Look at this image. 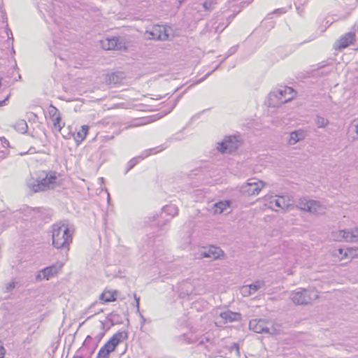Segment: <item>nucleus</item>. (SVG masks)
Returning <instances> with one entry per match:
<instances>
[{
    "instance_id": "f257e3e1",
    "label": "nucleus",
    "mask_w": 358,
    "mask_h": 358,
    "mask_svg": "<svg viewBox=\"0 0 358 358\" xmlns=\"http://www.w3.org/2000/svg\"><path fill=\"white\" fill-rule=\"evenodd\" d=\"M74 229L69 227L66 221L55 223L52 226V245L57 249L69 250V244L72 242V235Z\"/></svg>"
},
{
    "instance_id": "f03ea898",
    "label": "nucleus",
    "mask_w": 358,
    "mask_h": 358,
    "mask_svg": "<svg viewBox=\"0 0 358 358\" xmlns=\"http://www.w3.org/2000/svg\"><path fill=\"white\" fill-rule=\"evenodd\" d=\"M58 176L59 174L55 171H43L38 178L29 183V187L34 192L45 191L55 187Z\"/></svg>"
},
{
    "instance_id": "7ed1b4c3",
    "label": "nucleus",
    "mask_w": 358,
    "mask_h": 358,
    "mask_svg": "<svg viewBox=\"0 0 358 358\" xmlns=\"http://www.w3.org/2000/svg\"><path fill=\"white\" fill-rule=\"evenodd\" d=\"M294 96V90L287 86L280 87L278 90L270 92L268 95V105L271 107H278L287 103Z\"/></svg>"
},
{
    "instance_id": "20e7f679",
    "label": "nucleus",
    "mask_w": 358,
    "mask_h": 358,
    "mask_svg": "<svg viewBox=\"0 0 358 358\" xmlns=\"http://www.w3.org/2000/svg\"><path fill=\"white\" fill-rule=\"evenodd\" d=\"M296 207L313 215H322L326 210V206L320 201L308 199L305 197L299 199Z\"/></svg>"
},
{
    "instance_id": "39448f33",
    "label": "nucleus",
    "mask_w": 358,
    "mask_h": 358,
    "mask_svg": "<svg viewBox=\"0 0 358 358\" xmlns=\"http://www.w3.org/2000/svg\"><path fill=\"white\" fill-rule=\"evenodd\" d=\"M296 305H306L318 298L315 290L299 288L291 294L290 296Z\"/></svg>"
},
{
    "instance_id": "423d86ee",
    "label": "nucleus",
    "mask_w": 358,
    "mask_h": 358,
    "mask_svg": "<svg viewBox=\"0 0 358 358\" xmlns=\"http://www.w3.org/2000/svg\"><path fill=\"white\" fill-rule=\"evenodd\" d=\"M171 31L169 26L155 24L146 30L145 35L150 40L166 41Z\"/></svg>"
},
{
    "instance_id": "0eeeda50",
    "label": "nucleus",
    "mask_w": 358,
    "mask_h": 358,
    "mask_svg": "<svg viewBox=\"0 0 358 358\" xmlns=\"http://www.w3.org/2000/svg\"><path fill=\"white\" fill-rule=\"evenodd\" d=\"M241 143L240 137L237 136H227L217 143V150L221 153H231L235 152Z\"/></svg>"
},
{
    "instance_id": "6e6552de",
    "label": "nucleus",
    "mask_w": 358,
    "mask_h": 358,
    "mask_svg": "<svg viewBox=\"0 0 358 358\" xmlns=\"http://www.w3.org/2000/svg\"><path fill=\"white\" fill-rule=\"evenodd\" d=\"M264 186V182L256 178H251L241 188V192L247 196L256 195Z\"/></svg>"
},
{
    "instance_id": "1a4fd4ad",
    "label": "nucleus",
    "mask_w": 358,
    "mask_h": 358,
    "mask_svg": "<svg viewBox=\"0 0 358 358\" xmlns=\"http://www.w3.org/2000/svg\"><path fill=\"white\" fill-rule=\"evenodd\" d=\"M128 45V41L123 36L107 38L106 41L103 42V48L107 50H125Z\"/></svg>"
},
{
    "instance_id": "9d476101",
    "label": "nucleus",
    "mask_w": 358,
    "mask_h": 358,
    "mask_svg": "<svg viewBox=\"0 0 358 358\" xmlns=\"http://www.w3.org/2000/svg\"><path fill=\"white\" fill-rule=\"evenodd\" d=\"M63 266V263L61 262H57L50 266H47L43 269H41L37 276V280H48L49 279L55 277L62 269Z\"/></svg>"
},
{
    "instance_id": "9b49d317",
    "label": "nucleus",
    "mask_w": 358,
    "mask_h": 358,
    "mask_svg": "<svg viewBox=\"0 0 358 358\" xmlns=\"http://www.w3.org/2000/svg\"><path fill=\"white\" fill-rule=\"evenodd\" d=\"M269 325L271 323L264 319H253L249 322L250 329L258 334H271Z\"/></svg>"
},
{
    "instance_id": "f8f14e48",
    "label": "nucleus",
    "mask_w": 358,
    "mask_h": 358,
    "mask_svg": "<svg viewBox=\"0 0 358 358\" xmlns=\"http://www.w3.org/2000/svg\"><path fill=\"white\" fill-rule=\"evenodd\" d=\"M164 150V148L161 146L155 147L153 148H150L148 150H145L141 152V154L136 157L132 158L128 163H127V168L126 170V173H127L129 171H130L131 169H133L141 160L149 157L150 155L152 154L158 153L161 151Z\"/></svg>"
},
{
    "instance_id": "ddd939ff",
    "label": "nucleus",
    "mask_w": 358,
    "mask_h": 358,
    "mask_svg": "<svg viewBox=\"0 0 358 358\" xmlns=\"http://www.w3.org/2000/svg\"><path fill=\"white\" fill-rule=\"evenodd\" d=\"M127 337V332L117 331L110 338V340L106 343L104 344L103 346L101 348V349H103V350H106L108 352L110 353L113 352L118 344Z\"/></svg>"
},
{
    "instance_id": "4468645a",
    "label": "nucleus",
    "mask_w": 358,
    "mask_h": 358,
    "mask_svg": "<svg viewBox=\"0 0 358 358\" xmlns=\"http://www.w3.org/2000/svg\"><path fill=\"white\" fill-rule=\"evenodd\" d=\"M241 319V315L239 313L226 310L220 313L216 317L215 324L217 326H222L228 322L238 321Z\"/></svg>"
},
{
    "instance_id": "2eb2a0df",
    "label": "nucleus",
    "mask_w": 358,
    "mask_h": 358,
    "mask_svg": "<svg viewBox=\"0 0 358 358\" xmlns=\"http://www.w3.org/2000/svg\"><path fill=\"white\" fill-rule=\"evenodd\" d=\"M356 41V34L352 31H350L342 35L339 39H338L335 44L334 48L338 50H342L348 48L350 45H352L354 41Z\"/></svg>"
},
{
    "instance_id": "dca6fc26",
    "label": "nucleus",
    "mask_w": 358,
    "mask_h": 358,
    "mask_svg": "<svg viewBox=\"0 0 358 358\" xmlns=\"http://www.w3.org/2000/svg\"><path fill=\"white\" fill-rule=\"evenodd\" d=\"M199 258H209L211 259H217L223 256V251L218 247L210 245L208 248H203L199 253Z\"/></svg>"
},
{
    "instance_id": "f3484780",
    "label": "nucleus",
    "mask_w": 358,
    "mask_h": 358,
    "mask_svg": "<svg viewBox=\"0 0 358 358\" xmlns=\"http://www.w3.org/2000/svg\"><path fill=\"white\" fill-rule=\"evenodd\" d=\"M354 229L352 231L348 230H336L331 233V238L335 241H346L355 242Z\"/></svg>"
},
{
    "instance_id": "a211bd4d",
    "label": "nucleus",
    "mask_w": 358,
    "mask_h": 358,
    "mask_svg": "<svg viewBox=\"0 0 358 358\" xmlns=\"http://www.w3.org/2000/svg\"><path fill=\"white\" fill-rule=\"evenodd\" d=\"M104 336L103 332H100L97 335L95 336L94 338H93L91 336H87L83 343V347H89V352L90 354H92L95 349L96 348L98 343L102 339Z\"/></svg>"
},
{
    "instance_id": "6ab92c4d",
    "label": "nucleus",
    "mask_w": 358,
    "mask_h": 358,
    "mask_svg": "<svg viewBox=\"0 0 358 358\" xmlns=\"http://www.w3.org/2000/svg\"><path fill=\"white\" fill-rule=\"evenodd\" d=\"M194 290V285L189 281H183L178 285V292L180 298L189 296Z\"/></svg>"
},
{
    "instance_id": "aec40b11",
    "label": "nucleus",
    "mask_w": 358,
    "mask_h": 358,
    "mask_svg": "<svg viewBox=\"0 0 358 358\" xmlns=\"http://www.w3.org/2000/svg\"><path fill=\"white\" fill-rule=\"evenodd\" d=\"M231 202L229 201H221L213 204L214 213L221 214L230 207Z\"/></svg>"
},
{
    "instance_id": "412c9836",
    "label": "nucleus",
    "mask_w": 358,
    "mask_h": 358,
    "mask_svg": "<svg viewBox=\"0 0 358 358\" xmlns=\"http://www.w3.org/2000/svg\"><path fill=\"white\" fill-rule=\"evenodd\" d=\"M304 138V133L303 131H294L290 133L289 144L294 145L300 140Z\"/></svg>"
},
{
    "instance_id": "4be33fe9",
    "label": "nucleus",
    "mask_w": 358,
    "mask_h": 358,
    "mask_svg": "<svg viewBox=\"0 0 358 358\" xmlns=\"http://www.w3.org/2000/svg\"><path fill=\"white\" fill-rule=\"evenodd\" d=\"M167 214L170 216V218L176 216L178 213V209L176 206L171 204V205H166L162 208V213L161 216H162L163 214Z\"/></svg>"
},
{
    "instance_id": "5701e85b",
    "label": "nucleus",
    "mask_w": 358,
    "mask_h": 358,
    "mask_svg": "<svg viewBox=\"0 0 358 358\" xmlns=\"http://www.w3.org/2000/svg\"><path fill=\"white\" fill-rule=\"evenodd\" d=\"M122 77L117 73H112L108 74L106 78V82L109 85H115L121 80Z\"/></svg>"
},
{
    "instance_id": "b1692460",
    "label": "nucleus",
    "mask_w": 358,
    "mask_h": 358,
    "mask_svg": "<svg viewBox=\"0 0 358 358\" xmlns=\"http://www.w3.org/2000/svg\"><path fill=\"white\" fill-rule=\"evenodd\" d=\"M153 121V119L151 117H145L141 118H136L132 120L131 127H140L143 125H145L148 123H150Z\"/></svg>"
},
{
    "instance_id": "393cba45",
    "label": "nucleus",
    "mask_w": 358,
    "mask_h": 358,
    "mask_svg": "<svg viewBox=\"0 0 358 358\" xmlns=\"http://www.w3.org/2000/svg\"><path fill=\"white\" fill-rule=\"evenodd\" d=\"M13 128L19 133L25 134L28 129V125L24 120H19L13 125Z\"/></svg>"
},
{
    "instance_id": "a878e982",
    "label": "nucleus",
    "mask_w": 358,
    "mask_h": 358,
    "mask_svg": "<svg viewBox=\"0 0 358 358\" xmlns=\"http://www.w3.org/2000/svg\"><path fill=\"white\" fill-rule=\"evenodd\" d=\"M278 203V196H271L266 200L265 206L273 210L278 211L279 208Z\"/></svg>"
},
{
    "instance_id": "bb28decb",
    "label": "nucleus",
    "mask_w": 358,
    "mask_h": 358,
    "mask_svg": "<svg viewBox=\"0 0 358 358\" xmlns=\"http://www.w3.org/2000/svg\"><path fill=\"white\" fill-rule=\"evenodd\" d=\"M278 201L279 210H285L292 205L290 199L286 196H278Z\"/></svg>"
},
{
    "instance_id": "cd10ccee",
    "label": "nucleus",
    "mask_w": 358,
    "mask_h": 358,
    "mask_svg": "<svg viewBox=\"0 0 358 358\" xmlns=\"http://www.w3.org/2000/svg\"><path fill=\"white\" fill-rule=\"evenodd\" d=\"M100 299L104 302L115 301L116 300L115 293L106 290L100 295Z\"/></svg>"
},
{
    "instance_id": "c85d7f7f",
    "label": "nucleus",
    "mask_w": 358,
    "mask_h": 358,
    "mask_svg": "<svg viewBox=\"0 0 358 358\" xmlns=\"http://www.w3.org/2000/svg\"><path fill=\"white\" fill-rule=\"evenodd\" d=\"M89 127L87 125H83L81 129L77 132L76 136H75V139L76 141H83L88 132Z\"/></svg>"
},
{
    "instance_id": "c756f323",
    "label": "nucleus",
    "mask_w": 358,
    "mask_h": 358,
    "mask_svg": "<svg viewBox=\"0 0 358 358\" xmlns=\"http://www.w3.org/2000/svg\"><path fill=\"white\" fill-rule=\"evenodd\" d=\"M264 286V282L263 281H256L255 283H252L250 285H248L249 290L252 294L255 293L258 289L262 288Z\"/></svg>"
},
{
    "instance_id": "7c9ffc66",
    "label": "nucleus",
    "mask_w": 358,
    "mask_h": 358,
    "mask_svg": "<svg viewBox=\"0 0 358 358\" xmlns=\"http://www.w3.org/2000/svg\"><path fill=\"white\" fill-rule=\"evenodd\" d=\"M206 343H207L208 344L207 345H206L205 347L208 350L211 349L213 345V341L212 339H210L208 336H203L199 338V345H204Z\"/></svg>"
},
{
    "instance_id": "2f4dec72",
    "label": "nucleus",
    "mask_w": 358,
    "mask_h": 358,
    "mask_svg": "<svg viewBox=\"0 0 358 358\" xmlns=\"http://www.w3.org/2000/svg\"><path fill=\"white\" fill-rule=\"evenodd\" d=\"M315 122L319 128H323L328 124L329 120L323 117L317 115L315 119Z\"/></svg>"
},
{
    "instance_id": "473e14b6",
    "label": "nucleus",
    "mask_w": 358,
    "mask_h": 358,
    "mask_svg": "<svg viewBox=\"0 0 358 358\" xmlns=\"http://www.w3.org/2000/svg\"><path fill=\"white\" fill-rule=\"evenodd\" d=\"M53 122V126L55 129H57L59 131H61V129L64 127L65 124L62 121V117L61 115L59 116H57L55 118H53L52 120Z\"/></svg>"
},
{
    "instance_id": "72a5a7b5",
    "label": "nucleus",
    "mask_w": 358,
    "mask_h": 358,
    "mask_svg": "<svg viewBox=\"0 0 358 358\" xmlns=\"http://www.w3.org/2000/svg\"><path fill=\"white\" fill-rule=\"evenodd\" d=\"M217 3V0H208L203 3V8L206 11H211L214 6Z\"/></svg>"
},
{
    "instance_id": "f704fd0d",
    "label": "nucleus",
    "mask_w": 358,
    "mask_h": 358,
    "mask_svg": "<svg viewBox=\"0 0 358 358\" xmlns=\"http://www.w3.org/2000/svg\"><path fill=\"white\" fill-rule=\"evenodd\" d=\"M48 113H49V115H50L51 120H52L53 118H55L57 116H59L61 115L59 110L56 107L53 106L52 105L50 106V107L48 108Z\"/></svg>"
},
{
    "instance_id": "c9c22d12",
    "label": "nucleus",
    "mask_w": 358,
    "mask_h": 358,
    "mask_svg": "<svg viewBox=\"0 0 358 358\" xmlns=\"http://www.w3.org/2000/svg\"><path fill=\"white\" fill-rule=\"evenodd\" d=\"M54 21V27H52V31H54V35H56L58 34V31L63 32V27H62V22L61 20L58 21L57 20H53Z\"/></svg>"
},
{
    "instance_id": "e433bc0d",
    "label": "nucleus",
    "mask_w": 358,
    "mask_h": 358,
    "mask_svg": "<svg viewBox=\"0 0 358 358\" xmlns=\"http://www.w3.org/2000/svg\"><path fill=\"white\" fill-rule=\"evenodd\" d=\"M352 252V248H348V249L340 248V249H338V252L341 255H342V257H341L342 259L344 257H347L348 256V253L351 254Z\"/></svg>"
},
{
    "instance_id": "4c0bfd02",
    "label": "nucleus",
    "mask_w": 358,
    "mask_h": 358,
    "mask_svg": "<svg viewBox=\"0 0 358 358\" xmlns=\"http://www.w3.org/2000/svg\"><path fill=\"white\" fill-rule=\"evenodd\" d=\"M110 353L108 352L106 350H103V349H100L97 357L98 358H109Z\"/></svg>"
},
{
    "instance_id": "58836bf2",
    "label": "nucleus",
    "mask_w": 358,
    "mask_h": 358,
    "mask_svg": "<svg viewBox=\"0 0 358 358\" xmlns=\"http://www.w3.org/2000/svg\"><path fill=\"white\" fill-rule=\"evenodd\" d=\"M241 292L243 296H249L252 294L250 290H249L248 285L243 286L241 289Z\"/></svg>"
},
{
    "instance_id": "ea45409f",
    "label": "nucleus",
    "mask_w": 358,
    "mask_h": 358,
    "mask_svg": "<svg viewBox=\"0 0 358 358\" xmlns=\"http://www.w3.org/2000/svg\"><path fill=\"white\" fill-rule=\"evenodd\" d=\"M15 287V282H10L8 284L6 285V287H5V292H11L14 288Z\"/></svg>"
},
{
    "instance_id": "a19ab883",
    "label": "nucleus",
    "mask_w": 358,
    "mask_h": 358,
    "mask_svg": "<svg viewBox=\"0 0 358 358\" xmlns=\"http://www.w3.org/2000/svg\"><path fill=\"white\" fill-rule=\"evenodd\" d=\"M230 351H235L238 356H240L239 346L237 343H234L230 347Z\"/></svg>"
},
{
    "instance_id": "79ce46f5",
    "label": "nucleus",
    "mask_w": 358,
    "mask_h": 358,
    "mask_svg": "<svg viewBox=\"0 0 358 358\" xmlns=\"http://www.w3.org/2000/svg\"><path fill=\"white\" fill-rule=\"evenodd\" d=\"M0 141L2 147L8 148L10 146L9 141L5 137H0Z\"/></svg>"
},
{
    "instance_id": "37998d69",
    "label": "nucleus",
    "mask_w": 358,
    "mask_h": 358,
    "mask_svg": "<svg viewBox=\"0 0 358 358\" xmlns=\"http://www.w3.org/2000/svg\"><path fill=\"white\" fill-rule=\"evenodd\" d=\"M62 39L60 36H55L53 38V42L55 43V46L56 48H61L60 47H57V45H59L60 42L59 40Z\"/></svg>"
},
{
    "instance_id": "c03bdc74",
    "label": "nucleus",
    "mask_w": 358,
    "mask_h": 358,
    "mask_svg": "<svg viewBox=\"0 0 358 358\" xmlns=\"http://www.w3.org/2000/svg\"><path fill=\"white\" fill-rule=\"evenodd\" d=\"M6 354V350L0 341V358H4Z\"/></svg>"
},
{
    "instance_id": "a18cd8bd",
    "label": "nucleus",
    "mask_w": 358,
    "mask_h": 358,
    "mask_svg": "<svg viewBox=\"0 0 358 358\" xmlns=\"http://www.w3.org/2000/svg\"><path fill=\"white\" fill-rule=\"evenodd\" d=\"M237 50V47L236 46H234V47H231L227 52V57H229L230 55L234 54Z\"/></svg>"
},
{
    "instance_id": "49530a36",
    "label": "nucleus",
    "mask_w": 358,
    "mask_h": 358,
    "mask_svg": "<svg viewBox=\"0 0 358 358\" xmlns=\"http://www.w3.org/2000/svg\"><path fill=\"white\" fill-rule=\"evenodd\" d=\"M352 125L354 127L355 131V133L357 134V135L358 136V119L357 120H355L352 122Z\"/></svg>"
},
{
    "instance_id": "de8ad7c7",
    "label": "nucleus",
    "mask_w": 358,
    "mask_h": 358,
    "mask_svg": "<svg viewBox=\"0 0 358 358\" xmlns=\"http://www.w3.org/2000/svg\"><path fill=\"white\" fill-rule=\"evenodd\" d=\"M286 12H287V9L285 8H278V9L275 10L274 13L284 14Z\"/></svg>"
},
{
    "instance_id": "09e8293b",
    "label": "nucleus",
    "mask_w": 358,
    "mask_h": 358,
    "mask_svg": "<svg viewBox=\"0 0 358 358\" xmlns=\"http://www.w3.org/2000/svg\"><path fill=\"white\" fill-rule=\"evenodd\" d=\"M352 236L355 237V242H358V227L354 229V235Z\"/></svg>"
},
{
    "instance_id": "8fccbe9b",
    "label": "nucleus",
    "mask_w": 358,
    "mask_h": 358,
    "mask_svg": "<svg viewBox=\"0 0 358 358\" xmlns=\"http://www.w3.org/2000/svg\"><path fill=\"white\" fill-rule=\"evenodd\" d=\"M9 98V95H8L3 100L0 101V107L5 106L6 104V101Z\"/></svg>"
},
{
    "instance_id": "3c124183",
    "label": "nucleus",
    "mask_w": 358,
    "mask_h": 358,
    "mask_svg": "<svg viewBox=\"0 0 358 358\" xmlns=\"http://www.w3.org/2000/svg\"><path fill=\"white\" fill-rule=\"evenodd\" d=\"M134 297H135V300L136 302L137 310L138 311L139 310V298H137L136 295L134 296Z\"/></svg>"
},
{
    "instance_id": "603ef678",
    "label": "nucleus",
    "mask_w": 358,
    "mask_h": 358,
    "mask_svg": "<svg viewBox=\"0 0 358 358\" xmlns=\"http://www.w3.org/2000/svg\"><path fill=\"white\" fill-rule=\"evenodd\" d=\"M185 334H182V335H180V336H177V337H176V339H177L178 341H181V340H182L183 338H185Z\"/></svg>"
},
{
    "instance_id": "864d4df0",
    "label": "nucleus",
    "mask_w": 358,
    "mask_h": 358,
    "mask_svg": "<svg viewBox=\"0 0 358 358\" xmlns=\"http://www.w3.org/2000/svg\"><path fill=\"white\" fill-rule=\"evenodd\" d=\"M148 219L149 220L148 222H151L152 220H155V215H153L152 217H148ZM148 222V221H146Z\"/></svg>"
},
{
    "instance_id": "5fc2aeb1",
    "label": "nucleus",
    "mask_w": 358,
    "mask_h": 358,
    "mask_svg": "<svg viewBox=\"0 0 358 358\" xmlns=\"http://www.w3.org/2000/svg\"><path fill=\"white\" fill-rule=\"evenodd\" d=\"M28 152L30 153V154L36 152L35 150H34V148H30L29 151H28Z\"/></svg>"
},
{
    "instance_id": "6e6d98bb",
    "label": "nucleus",
    "mask_w": 358,
    "mask_h": 358,
    "mask_svg": "<svg viewBox=\"0 0 358 358\" xmlns=\"http://www.w3.org/2000/svg\"><path fill=\"white\" fill-rule=\"evenodd\" d=\"M163 224H165V222H163V224L162 225H159V224H158V227H162Z\"/></svg>"
},
{
    "instance_id": "4d7b16f0",
    "label": "nucleus",
    "mask_w": 358,
    "mask_h": 358,
    "mask_svg": "<svg viewBox=\"0 0 358 358\" xmlns=\"http://www.w3.org/2000/svg\"><path fill=\"white\" fill-rule=\"evenodd\" d=\"M99 180H101V182H103V178H100Z\"/></svg>"
},
{
    "instance_id": "13d9d810",
    "label": "nucleus",
    "mask_w": 358,
    "mask_h": 358,
    "mask_svg": "<svg viewBox=\"0 0 358 358\" xmlns=\"http://www.w3.org/2000/svg\"><path fill=\"white\" fill-rule=\"evenodd\" d=\"M197 303H198V302H196V303H195L194 304V307H195V308H196V304H197Z\"/></svg>"
},
{
    "instance_id": "bf43d9fd",
    "label": "nucleus",
    "mask_w": 358,
    "mask_h": 358,
    "mask_svg": "<svg viewBox=\"0 0 358 358\" xmlns=\"http://www.w3.org/2000/svg\"><path fill=\"white\" fill-rule=\"evenodd\" d=\"M210 73H208L206 75V77H207L208 75H210Z\"/></svg>"
},
{
    "instance_id": "052dcab7",
    "label": "nucleus",
    "mask_w": 358,
    "mask_h": 358,
    "mask_svg": "<svg viewBox=\"0 0 358 358\" xmlns=\"http://www.w3.org/2000/svg\"><path fill=\"white\" fill-rule=\"evenodd\" d=\"M1 87V80L0 79V87Z\"/></svg>"
},
{
    "instance_id": "680f3d73",
    "label": "nucleus",
    "mask_w": 358,
    "mask_h": 358,
    "mask_svg": "<svg viewBox=\"0 0 358 358\" xmlns=\"http://www.w3.org/2000/svg\"><path fill=\"white\" fill-rule=\"evenodd\" d=\"M357 50H358V47H357Z\"/></svg>"
}]
</instances>
